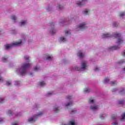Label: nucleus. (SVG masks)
Instances as JSON below:
<instances>
[{"label":"nucleus","instance_id":"5701e85b","mask_svg":"<svg viewBox=\"0 0 125 125\" xmlns=\"http://www.w3.org/2000/svg\"><path fill=\"white\" fill-rule=\"evenodd\" d=\"M26 23V21H22L21 22V26H24V25H25V24Z\"/></svg>","mask_w":125,"mask_h":125},{"label":"nucleus","instance_id":"4be33fe9","mask_svg":"<svg viewBox=\"0 0 125 125\" xmlns=\"http://www.w3.org/2000/svg\"><path fill=\"white\" fill-rule=\"evenodd\" d=\"M69 125H75V122L73 121H71L69 122Z\"/></svg>","mask_w":125,"mask_h":125},{"label":"nucleus","instance_id":"3c124183","mask_svg":"<svg viewBox=\"0 0 125 125\" xmlns=\"http://www.w3.org/2000/svg\"><path fill=\"white\" fill-rule=\"evenodd\" d=\"M59 9H61V5H59L58 6Z\"/></svg>","mask_w":125,"mask_h":125},{"label":"nucleus","instance_id":"473e14b6","mask_svg":"<svg viewBox=\"0 0 125 125\" xmlns=\"http://www.w3.org/2000/svg\"><path fill=\"white\" fill-rule=\"evenodd\" d=\"M39 69H40V67H38V66H35L34 67L35 71H38Z\"/></svg>","mask_w":125,"mask_h":125},{"label":"nucleus","instance_id":"4468645a","mask_svg":"<svg viewBox=\"0 0 125 125\" xmlns=\"http://www.w3.org/2000/svg\"><path fill=\"white\" fill-rule=\"evenodd\" d=\"M39 84L41 86H43V85H45V83H44V82H41Z\"/></svg>","mask_w":125,"mask_h":125},{"label":"nucleus","instance_id":"dca6fc26","mask_svg":"<svg viewBox=\"0 0 125 125\" xmlns=\"http://www.w3.org/2000/svg\"><path fill=\"white\" fill-rule=\"evenodd\" d=\"M46 60H52L53 59V57L51 56H48L47 58H46Z\"/></svg>","mask_w":125,"mask_h":125},{"label":"nucleus","instance_id":"39448f33","mask_svg":"<svg viewBox=\"0 0 125 125\" xmlns=\"http://www.w3.org/2000/svg\"><path fill=\"white\" fill-rule=\"evenodd\" d=\"M85 27V23L84 22L78 26V28H79L80 30H83V29H84Z\"/></svg>","mask_w":125,"mask_h":125},{"label":"nucleus","instance_id":"37998d69","mask_svg":"<svg viewBox=\"0 0 125 125\" xmlns=\"http://www.w3.org/2000/svg\"><path fill=\"white\" fill-rule=\"evenodd\" d=\"M48 95H52V93L51 92H48L47 93Z\"/></svg>","mask_w":125,"mask_h":125},{"label":"nucleus","instance_id":"412c9836","mask_svg":"<svg viewBox=\"0 0 125 125\" xmlns=\"http://www.w3.org/2000/svg\"><path fill=\"white\" fill-rule=\"evenodd\" d=\"M28 122H29V123H31V122H33V123H35V121H34V118H29L28 119Z\"/></svg>","mask_w":125,"mask_h":125},{"label":"nucleus","instance_id":"864d4df0","mask_svg":"<svg viewBox=\"0 0 125 125\" xmlns=\"http://www.w3.org/2000/svg\"><path fill=\"white\" fill-rule=\"evenodd\" d=\"M98 68H96L95 69V71H98Z\"/></svg>","mask_w":125,"mask_h":125},{"label":"nucleus","instance_id":"72a5a7b5","mask_svg":"<svg viewBox=\"0 0 125 125\" xmlns=\"http://www.w3.org/2000/svg\"><path fill=\"white\" fill-rule=\"evenodd\" d=\"M24 59H25V60L29 61V56H24Z\"/></svg>","mask_w":125,"mask_h":125},{"label":"nucleus","instance_id":"2f4dec72","mask_svg":"<svg viewBox=\"0 0 125 125\" xmlns=\"http://www.w3.org/2000/svg\"><path fill=\"white\" fill-rule=\"evenodd\" d=\"M6 84L7 85H10V84H11V82H9V81H7L6 82Z\"/></svg>","mask_w":125,"mask_h":125},{"label":"nucleus","instance_id":"ea45409f","mask_svg":"<svg viewBox=\"0 0 125 125\" xmlns=\"http://www.w3.org/2000/svg\"><path fill=\"white\" fill-rule=\"evenodd\" d=\"M113 25V27H118V23L116 22H114Z\"/></svg>","mask_w":125,"mask_h":125},{"label":"nucleus","instance_id":"6e6552de","mask_svg":"<svg viewBox=\"0 0 125 125\" xmlns=\"http://www.w3.org/2000/svg\"><path fill=\"white\" fill-rule=\"evenodd\" d=\"M90 110H97V109H98V105H94V106H92L91 105L90 107Z\"/></svg>","mask_w":125,"mask_h":125},{"label":"nucleus","instance_id":"20e7f679","mask_svg":"<svg viewBox=\"0 0 125 125\" xmlns=\"http://www.w3.org/2000/svg\"><path fill=\"white\" fill-rule=\"evenodd\" d=\"M102 39H106V38H112V36L110 35L109 33L104 34L102 36Z\"/></svg>","mask_w":125,"mask_h":125},{"label":"nucleus","instance_id":"6e6d98bb","mask_svg":"<svg viewBox=\"0 0 125 125\" xmlns=\"http://www.w3.org/2000/svg\"><path fill=\"white\" fill-rule=\"evenodd\" d=\"M18 83H20V82H18Z\"/></svg>","mask_w":125,"mask_h":125},{"label":"nucleus","instance_id":"9b49d317","mask_svg":"<svg viewBox=\"0 0 125 125\" xmlns=\"http://www.w3.org/2000/svg\"><path fill=\"white\" fill-rule=\"evenodd\" d=\"M54 111L55 112V113H58L59 112V110H58V107L56 106L55 108H54Z\"/></svg>","mask_w":125,"mask_h":125},{"label":"nucleus","instance_id":"09e8293b","mask_svg":"<svg viewBox=\"0 0 125 125\" xmlns=\"http://www.w3.org/2000/svg\"><path fill=\"white\" fill-rule=\"evenodd\" d=\"M100 119H102V120H103V119H104L103 116H102V115H101V116H100Z\"/></svg>","mask_w":125,"mask_h":125},{"label":"nucleus","instance_id":"8fccbe9b","mask_svg":"<svg viewBox=\"0 0 125 125\" xmlns=\"http://www.w3.org/2000/svg\"><path fill=\"white\" fill-rule=\"evenodd\" d=\"M2 121H3L2 118H0V123H2Z\"/></svg>","mask_w":125,"mask_h":125},{"label":"nucleus","instance_id":"2eb2a0df","mask_svg":"<svg viewBox=\"0 0 125 125\" xmlns=\"http://www.w3.org/2000/svg\"><path fill=\"white\" fill-rule=\"evenodd\" d=\"M109 81H110V80L108 78H105L104 80V83H109Z\"/></svg>","mask_w":125,"mask_h":125},{"label":"nucleus","instance_id":"cd10ccee","mask_svg":"<svg viewBox=\"0 0 125 125\" xmlns=\"http://www.w3.org/2000/svg\"><path fill=\"white\" fill-rule=\"evenodd\" d=\"M12 20H14V21H16V17L14 15L12 16Z\"/></svg>","mask_w":125,"mask_h":125},{"label":"nucleus","instance_id":"e433bc0d","mask_svg":"<svg viewBox=\"0 0 125 125\" xmlns=\"http://www.w3.org/2000/svg\"><path fill=\"white\" fill-rule=\"evenodd\" d=\"M4 99L2 98H0V103H3Z\"/></svg>","mask_w":125,"mask_h":125},{"label":"nucleus","instance_id":"c9c22d12","mask_svg":"<svg viewBox=\"0 0 125 125\" xmlns=\"http://www.w3.org/2000/svg\"><path fill=\"white\" fill-rule=\"evenodd\" d=\"M60 40H61V41H63V42H66V40L65 39V38H64V37H61V38H60Z\"/></svg>","mask_w":125,"mask_h":125},{"label":"nucleus","instance_id":"7c9ffc66","mask_svg":"<svg viewBox=\"0 0 125 125\" xmlns=\"http://www.w3.org/2000/svg\"><path fill=\"white\" fill-rule=\"evenodd\" d=\"M73 102H70V103H68L67 104H66L65 106L67 107V106H70V105H72Z\"/></svg>","mask_w":125,"mask_h":125},{"label":"nucleus","instance_id":"7ed1b4c3","mask_svg":"<svg viewBox=\"0 0 125 125\" xmlns=\"http://www.w3.org/2000/svg\"><path fill=\"white\" fill-rule=\"evenodd\" d=\"M113 37H114V38H117L118 39L117 42V43H118V44H121V43H123V42H124V41L122 40V38L121 37V34L118 33H113Z\"/></svg>","mask_w":125,"mask_h":125},{"label":"nucleus","instance_id":"c756f323","mask_svg":"<svg viewBox=\"0 0 125 125\" xmlns=\"http://www.w3.org/2000/svg\"><path fill=\"white\" fill-rule=\"evenodd\" d=\"M83 13L87 15V13H88V10L87 9H85V10L83 11Z\"/></svg>","mask_w":125,"mask_h":125},{"label":"nucleus","instance_id":"603ef678","mask_svg":"<svg viewBox=\"0 0 125 125\" xmlns=\"http://www.w3.org/2000/svg\"><path fill=\"white\" fill-rule=\"evenodd\" d=\"M122 55H123V56H125V51H124V53L123 54H122Z\"/></svg>","mask_w":125,"mask_h":125},{"label":"nucleus","instance_id":"4d7b16f0","mask_svg":"<svg viewBox=\"0 0 125 125\" xmlns=\"http://www.w3.org/2000/svg\"><path fill=\"white\" fill-rule=\"evenodd\" d=\"M124 71H125V68H124Z\"/></svg>","mask_w":125,"mask_h":125},{"label":"nucleus","instance_id":"393cba45","mask_svg":"<svg viewBox=\"0 0 125 125\" xmlns=\"http://www.w3.org/2000/svg\"><path fill=\"white\" fill-rule=\"evenodd\" d=\"M2 61L3 62H6V61H7V59L5 57H3L2 59Z\"/></svg>","mask_w":125,"mask_h":125},{"label":"nucleus","instance_id":"6ab92c4d","mask_svg":"<svg viewBox=\"0 0 125 125\" xmlns=\"http://www.w3.org/2000/svg\"><path fill=\"white\" fill-rule=\"evenodd\" d=\"M125 62V60H122L119 62V64H120V65H122L123 63Z\"/></svg>","mask_w":125,"mask_h":125},{"label":"nucleus","instance_id":"b1692460","mask_svg":"<svg viewBox=\"0 0 125 125\" xmlns=\"http://www.w3.org/2000/svg\"><path fill=\"white\" fill-rule=\"evenodd\" d=\"M89 103H94V101L93 100V99H92V98H90L89 100Z\"/></svg>","mask_w":125,"mask_h":125},{"label":"nucleus","instance_id":"f704fd0d","mask_svg":"<svg viewBox=\"0 0 125 125\" xmlns=\"http://www.w3.org/2000/svg\"><path fill=\"white\" fill-rule=\"evenodd\" d=\"M64 32L65 35H68V34H70V31L69 30H65Z\"/></svg>","mask_w":125,"mask_h":125},{"label":"nucleus","instance_id":"de8ad7c7","mask_svg":"<svg viewBox=\"0 0 125 125\" xmlns=\"http://www.w3.org/2000/svg\"><path fill=\"white\" fill-rule=\"evenodd\" d=\"M113 125H118V123L117 122H114Z\"/></svg>","mask_w":125,"mask_h":125},{"label":"nucleus","instance_id":"c03bdc74","mask_svg":"<svg viewBox=\"0 0 125 125\" xmlns=\"http://www.w3.org/2000/svg\"><path fill=\"white\" fill-rule=\"evenodd\" d=\"M12 125H18V124L17 122H16L14 123H13Z\"/></svg>","mask_w":125,"mask_h":125},{"label":"nucleus","instance_id":"0eeeda50","mask_svg":"<svg viewBox=\"0 0 125 125\" xmlns=\"http://www.w3.org/2000/svg\"><path fill=\"white\" fill-rule=\"evenodd\" d=\"M82 2H78L77 3V6H83V4H83V3L84 2V1H86V0H82Z\"/></svg>","mask_w":125,"mask_h":125},{"label":"nucleus","instance_id":"5fc2aeb1","mask_svg":"<svg viewBox=\"0 0 125 125\" xmlns=\"http://www.w3.org/2000/svg\"><path fill=\"white\" fill-rule=\"evenodd\" d=\"M74 110H72V113H74Z\"/></svg>","mask_w":125,"mask_h":125},{"label":"nucleus","instance_id":"58836bf2","mask_svg":"<svg viewBox=\"0 0 125 125\" xmlns=\"http://www.w3.org/2000/svg\"><path fill=\"white\" fill-rule=\"evenodd\" d=\"M66 98H67V99H68V100H71V99H72V96H68Z\"/></svg>","mask_w":125,"mask_h":125},{"label":"nucleus","instance_id":"49530a36","mask_svg":"<svg viewBox=\"0 0 125 125\" xmlns=\"http://www.w3.org/2000/svg\"><path fill=\"white\" fill-rule=\"evenodd\" d=\"M112 92H114V91H117V89H113L112 90Z\"/></svg>","mask_w":125,"mask_h":125},{"label":"nucleus","instance_id":"4c0bfd02","mask_svg":"<svg viewBox=\"0 0 125 125\" xmlns=\"http://www.w3.org/2000/svg\"><path fill=\"white\" fill-rule=\"evenodd\" d=\"M42 114H43L42 112H40L39 113V114H38V115H36V117H39L40 116H42Z\"/></svg>","mask_w":125,"mask_h":125},{"label":"nucleus","instance_id":"aec40b11","mask_svg":"<svg viewBox=\"0 0 125 125\" xmlns=\"http://www.w3.org/2000/svg\"><path fill=\"white\" fill-rule=\"evenodd\" d=\"M110 83L112 86L115 85V84H117V83L116 82V81L111 82H110Z\"/></svg>","mask_w":125,"mask_h":125},{"label":"nucleus","instance_id":"1a4fd4ad","mask_svg":"<svg viewBox=\"0 0 125 125\" xmlns=\"http://www.w3.org/2000/svg\"><path fill=\"white\" fill-rule=\"evenodd\" d=\"M78 56H79L80 58H82V57H83L84 55L82 53L81 51H79L78 54H77Z\"/></svg>","mask_w":125,"mask_h":125},{"label":"nucleus","instance_id":"c85d7f7f","mask_svg":"<svg viewBox=\"0 0 125 125\" xmlns=\"http://www.w3.org/2000/svg\"><path fill=\"white\" fill-rule=\"evenodd\" d=\"M116 118H117V116L116 115H113L112 116L111 119L112 120H115V119H116Z\"/></svg>","mask_w":125,"mask_h":125},{"label":"nucleus","instance_id":"423d86ee","mask_svg":"<svg viewBox=\"0 0 125 125\" xmlns=\"http://www.w3.org/2000/svg\"><path fill=\"white\" fill-rule=\"evenodd\" d=\"M87 63V62L86 61H83L82 62V69H84L85 68H86V64Z\"/></svg>","mask_w":125,"mask_h":125},{"label":"nucleus","instance_id":"a878e982","mask_svg":"<svg viewBox=\"0 0 125 125\" xmlns=\"http://www.w3.org/2000/svg\"><path fill=\"white\" fill-rule=\"evenodd\" d=\"M124 102H125V100L119 101V104H120L121 105H122V104H124Z\"/></svg>","mask_w":125,"mask_h":125},{"label":"nucleus","instance_id":"f03ea898","mask_svg":"<svg viewBox=\"0 0 125 125\" xmlns=\"http://www.w3.org/2000/svg\"><path fill=\"white\" fill-rule=\"evenodd\" d=\"M22 43V41H20V42H15L12 44H6L4 45L5 49H9V48H11L12 46H17L18 45H20V44Z\"/></svg>","mask_w":125,"mask_h":125},{"label":"nucleus","instance_id":"a211bd4d","mask_svg":"<svg viewBox=\"0 0 125 125\" xmlns=\"http://www.w3.org/2000/svg\"><path fill=\"white\" fill-rule=\"evenodd\" d=\"M119 48H120V47H119V46H113L111 47V49H119Z\"/></svg>","mask_w":125,"mask_h":125},{"label":"nucleus","instance_id":"f8f14e48","mask_svg":"<svg viewBox=\"0 0 125 125\" xmlns=\"http://www.w3.org/2000/svg\"><path fill=\"white\" fill-rule=\"evenodd\" d=\"M121 122H124V120L125 119V113H123L122 115Z\"/></svg>","mask_w":125,"mask_h":125},{"label":"nucleus","instance_id":"9d476101","mask_svg":"<svg viewBox=\"0 0 125 125\" xmlns=\"http://www.w3.org/2000/svg\"><path fill=\"white\" fill-rule=\"evenodd\" d=\"M50 33H51L52 35H54L56 33V30L54 28L50 30Z\"/></svg>","mask_w":125,"mask_h":125},{"label":"nucleus","instance_id":"f257e3e1","mask_svg":"<svg viewBox=\"0 0 125 125\" xmlns=\"http://www.w3.org/2000/svg\"><path fill=\"white\" fill-rule=\"evenodd\" d=\"M31 67V63H29V62H27L26 63H24L22 64L21 68L18 69L17 70V72H20L21 76H24L27 69H29Z\"/></svg>","mask_w":125,"mask_h":125},{"label":"nucleus","instance_id":"ddd939ff","mask_svg":"<svg viewBox=\"0 0 125 125\" xmlns=\"http://www.w3.org/2000/svg\"><path fill=\"white\" fill-rule=\"evenodd\" d=\"M74 70L75 71H81L82 68H81L80 67H78V66H76L74 68Z\"/></svg>","mask_w":125,"mask_h":125},{"label":"nucleus","instance_id":"f3484780","mask_svg":"<svg viewBox=\"0 0 125 125\" xmlns=\"http://www.w3.org/2000/svg\"><path fill=\"white\" fill-rule=\"evenodd\" d=\"M90 91V89L88 88H85L84 89V92H89Z\"/></svg>","mask_w":125,"mask_h":125},{"label":"nucleus","instance_id":"a19ab883","mask_svg":"<svg viewBox=\"0 0 125 125\" xmlns=\"http://www.w3.org/2000/svg\"><path fill=\"white\" fill-rule=\"evenodd\" d=\"M120 93H121V94H125V90L123 89L120 91Z\"/></svg>","mask_w":125,"mask_h":125},{"label":"nucleus","instance_id":"a18cd8bd","mask_svg":"<svg viewBox=\"0 0 125 125\" xmlns=\"http://www.w3.org/2000/svg\"><path fill=\"white\" fill-rule=\"evenodd\" d=\"M0 82H3V79H2V77H0Z\"/></svg>","mask_w":125,"mask_h":125},{"label":"nucleus","instance_id":"79ce46f5","mask_svg":"<svg viewBox=\"0 0 125 125\" xmlns=\"http://www.w3.org/2000/svg\"><path fill=\"white\" fill-rule=\"evenodd\" d=\"M8 112L9 115H10V116H12V113H11V110H9L8 111Z\"/></svg>","mask_w":125,"mask_h":125},{"label":"nucleus","instance_id":"bb28decb","mask_svg":"<svg viewBox=\"0 0 125 125\" xmlns=\"http://www.w3.org/2000/svg\"><path fill=\"white\" fill-rule=\"evenodd\" d=\"M124 15H125V12H122L120 13L119 16H120V17H123V16H124Z\"/></svg>","mask_w":125,"mask_h":125}]
</instances>
